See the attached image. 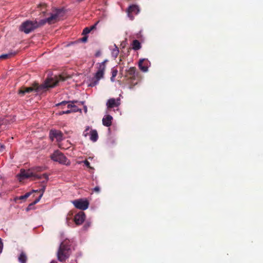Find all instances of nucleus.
<instances>
[{
	"label": "nucleus",
	"mask_w": 263,
	"mask_h": 263,
	"mask_svg": "<svg viewBox=\"0 0 263 263\" xmlns=\"http://www.w3.org/2000/svg\"><path fill=\"white\" fill-rule=\"evenodd\" d=\"M115 48H114L111 52V54L113 57L116 58L119 53V49L116 44L114 45Z\"/></svg>",
	"instance_id": "22"
},
{
	"label": "nucleus",
	"mask_w": 263,
	"mask_h": 263,
	"mask_svg": "<svg viewBox=\"0 0 263 263\" xmlns=\"http://www.w3.org/2000/svg\"><path fill=\"white\" fill-rule=\"evenodd\" d=\"M93 190L95 192L99 193L100 190L99 186H96Z\"/></svg>",
	"instance_id": "35"
},
{
	"label": "nucleus",
	"mask_w": 263,
	"mask_h": 263,
	"mask_svg": "<svg viewBox=\"0 0 263 263\" xmlns=\"http://www.w3.org/2000/svg\"><path fill=\"white\" fill-rule=\"evenodd\" d=\"M20 177L22 179L33 177V180L44 178L45 180L42 182V187L44 185H46V183L49 180V175L45 173L42 175H39L34 173V172H33L32 170H30L26 171L25 170H21L20 174Z\"/></svg>",
	"instance_id": "3"
},
{
	"label": "nucleus",
	"mask_w": 263,
	"mask_h": 263,
	"mask_svg": "<svg viewBox=\"0 0 263 263\" xmlns=\"http://www.w3.org/2000/svg\"><path fill=\"white\" fill-rule=\"evenodd\" d=\"M125 79V83L128 85V88L131 89L138 84L140 80V73L137 71L136 67H130L128 69L126 70Z\"/></svg>",
	"instance_id": "2"
},
{
	"label": "nucleus",
	"mask_w": 263,
	"mask_h": 263,
	"mask_svg": "<svg viewBox=\"0 0 263 263\" xmlns=\"http://www.w3.org/2000/svg\"><path fill=\"white\" fill-rule=\"evenodd\" d=\"M3 249V243L2 242V239L0 238V254L2 252Z\"/></svg>",
	"instance_id": "33"
},
{
	"label": "nucleus",
	"mask_w": 263,
	"mask_h": 263,
	"mask_svg": "<svg viewBox=\"0 0 263 263\" xmlns=\"http://www.w3.org/2000/svg\"><path fill=\"white\" fill-rule=\"evenodd\" d=\"M18 261L20 263H26L27 257L25 252H22L18 257Z\"/></svg>",
	"instance_id": "19"
},
{
	"label": "nucleus",
	"mask_w": 263,
	"mask_h": 263,
	"mask_svg": "<svg viewBox=\"0 0 263 263\" xmlns=\"http://www.w3.org/2000/svg\"><path fill=\"white\" fill-rule=\"evenodd\" d=\"M49 138L52 141L55 139L57 142H61L63 140V134L60 130L51 129L49 132Z\"/></svg>",
	"instance_id": "9"
},
{
	"label": "nucleus",
	"mask_w": 263,
	"mask_h": 263,
	"mask_svg": "<svg viewBox=\"0 0 263 263\" xmlns=\"http://www.w3.org/2000/svg\"><path fill=\"white\" fill-rule=\"evenodd\" d=\"M64 114H65L64 111H60L59 112V115H64Z\"/></svg>",
	"instance_id": "40"
},
{
	"label": "nucleus",
	"mask_w": 263,
	"mask_h": 263,
	"mask_svg": "<svg viewBox=\"0 0 263 263\" xmlns=\"http://www.w3.org/2000/svg\"><path fill=\"white\" fill-rule=\"evenodd\" d=\"M113 118L110 115H106L102 119V123L104 126L109 127L112 124V120Z\"/></svg>",
	"instance_id": "16"
},
{
	"label": "nucleus",
	"mask_w": 263,
	"mask_h": 263,
	"mask_svg": "<svg viewBox=\"0 0 263 263\" xmlns=\"http://www.w3.org/2000/svg\"><path fill=\"white\" fill-rule=\"evenodd\" d=\"M99 21H98L93 25L88 27L90 31L96 29V26H97V24L99 23Z\"/></svg>",
	"instance_id": "31"
},
{
	"label": "nucleus",
	"mask_w": 263,
	"mask_h": 263,
	"mask_svg": "<svg viewBox=\"0 0 263 263\" xmlns=\"http://www.w3.org/2000/svg\"><path fill=\"white\" fill-rule=\"evenodd\" d=\"M89 130L90 127L89 126H87L83 133V135L85 137H87L90 134Z\"/></svg>",
	"instance_id": "28"
},
{
	"label": "nucleus",
	"mask_w": 263,
	"mask_h": 263,
	"mask_svg": "<svg viewBox=\"0 0 263 263\" xmlns=\"http://www.w3.org/2000/svg\"><path fill=\"white\" fill-rule=\"evenodd\" d=\"M43 170V168L42 167H40V166L34 167L32 170L33 172H34V173H35V174H36L37 172H41Z\"/></svg>",
	"instance_id": "29"
},
{
	"label": "nucleus",
	"mask_w": 263,
	"mask_h": 263,
	"mask_svg": "<svg viewBox=\"0 0 263 263\" xmlns=\"http://www.w3.org/2000/svg\"><path fill=\"white\" fill-rule=\"evenodd\" d=\"M50 263H58L57 261H55V260H52L50 262Z\"/></svg>",
	"instance_id": "41"
},
{
	"label": "nucleus",
	"mask_w": 263,
	"mask_h": 263,
	"mask_svg": "<svg viewBox=\"0 0 263 263\" xmlns=\"http://www.w3.org/2000/svg\"><path fill=\"white\" fill-rule=\"evenodd\" d=\"M71 109L72 110V112H77L79 110V109L77 106H76V108H72V109Z\"/></svg>",
	"instance_id": "38"
},
{
	"label": "nucleus",
	"mask_w": 263,
	"mask_h": 263,
	"mask_svg": "<svg viewBox=\"0 0 263 263\" xmlns=\"http://www.w3.org/2000/svg\"><path fill=\"white\" fill-rule=\"evenodd\" d=\"M105 62L106 61H104L99 64L98 70L95 74V77L98 79L99 80L103 78L106 68Z\"/></svg>",
	"instance_id": "11"
},
{
	"label": "nucleus",
	"mask_w": 263,
	"mask_h": 263,
	"mask_svg": "<svg viewBox=\"0 0 263 263\" xmlns=\"http://www.w3.org/2000/svg\"><path fill=\"white\" fill-rule=\"evenodd\" d=\"M98 139V135L97 131L95 129H91L90 131V139L93 142H96Z\"/></svg>",
	"instance_id": "18"
},
{
	"label": "nucleus",
	"mask_w": 263,
	"mask_h": 263,
	"mask_svg": "<svg viewBox=\"0 0 263 263\" xmlns=\"http://www.w3.org/2000/svg\"><path fill=\"white\" fill-rule=\"evenodd\" d=\"M85 218V215L83 212H80L75 215L74 217V221L76 224H81Z\"/></svg>",
	"instance_id": "15"
},
{
	"label": "nucleus",
	"mask_w": 263,
	"mask_h": 263,
	"mask_svg": "<svg viewBox=\"0 0 263 263\" xmlns=\"http://www.w3.org/2000/svg\"><path fill=\"white\" fill-rule=\"evenodd\" d=\"M39 6L41 8V13L45 16V13H46V5L45 4H40Z\"/></svg>",
	"instance_id": "26"
},
{
	"label": "nucleus",
	"mask_w": 263,
	"mask_h": 263,
	"mask_svg": "<svg viewBox=\"0 0 263 263\" xmlns=\"http://www.w3.org/2000/svg\"><path fill=\"white\" fill-rule=\"evenodd\" d=\"M70 254V247L67 241L62 242L57 253L58 259L61 262H64Z\"/></svg>",
	"instance_id": "5"
},
{
	"label": "nucleus",
	"mask_w": 263,
	"mask_h": 263,
	"mask_svg": "<svg viewBox=\"0 0 263 263\" xmlns=\"http://www.w3.org/2000/svg\"><path fill=\"white\" fill-rule=\"evenodd\" d=\"M66 105H61L62 106V108H64V106H65ZM60 105H58V106H59Z\"/></svg>",
	"instance_id": "42"
},
{
	"label": "nucleus",
	"mask_w": 263,
	"mask_h": 263,
	"mask_svg": "<svg viewBox=\"0 0 263 263\" xmlns=\"http://www.w3.org/2000/svg\"><path fill=\"white\" fill-rule=\"evenodd\" d=\"M15 54V52H14V53L9 52V53H7V54H2V55H0V60L6 59L10 58L13 57V55H14Z\"/></svg>",
	"instance_id": "23"
},
{
	"label": "nucleus",
	"mask_w": 263,
	"mask_h": 263,
	"mask_svg": "<svg viewBox=\"0 0 263 263\" xmlns=\"http://www.w3.org/2000/svg\"><path fill=\"white\" fill-rule=\"evenodd\" d=\"M64 112H65V114H68L72 112V110L68 109L67 110L64 111Z\"/></svg>",
	"instance_id": "39"
},
{
	"label": "nucleus",
	"mask_w": 263,
	"mask_h": 263,
	"mask_svg": "<svg viewBox=\"0 0 263 263\" xmlns=\"http://www.w3.org/2000/svg\"><path fill=\"white\" fill-rule=\"evenodd\" d=\"M99 81L98 79L94 77L90 80V83L88 84V86L91 87H94L99 83Z\"/></svg>",
	"instance_id": "21"
},
{
	"label": "nucleus",
	"mask_w": 263,
	"mask_h": 263,
	"mask_svg": "<svg viewBox=\"0 0 263 263\" xmlns=\"http://www.w3.org/2000/svg\"><path fill=\"white\" fill-rule=\"evenodd\" d=\"M90 222H86L84 226V228L86 230L90 226Z\"/></svg>",
	"instance_id": "32"
},
{
	"label": "nucleus",
	"mask_w": 263,
	"mask_h": 263,
	"mask_svg": "<svg viewBox=\"0 0 263 263\" xmlns=\"http://www.w3.org/2000/svg\"><path fill=\"white\" fill-rule=\"evenodd\" d=\"M76 102H77V101H64L59 103L57 104L56 106L67 104V108H69V109H72V108H76V106L73 104L74 103H76Z\"/></svg>",
	"instance_id": "17"
},
{
	"label": "nucleus",
	"mask_w": 263,
	"mask_h": 263,
	"mask_svg": "<svg viewBox=\"0 0 263 263\" xmlns=\"http://www.w3.org/2000/svg\"><path fill=\"white\" fill-rule=\"evenodd\" d=\"M50 158L54 161L58 162L60 164L66 165H69L70 164V160H68L62 153L58 150L55 151L50 156Z\"/></svg>",
	"instance_id": "6"
},
{
	"label": "nucleus",
	"mask_w": 263,
	"mask_h": 263,
	"mask_svg": "<svg viewBox=\"0 0 263 263\" xmlns=\"http://www.w3.org/2000/svg\"><path fill=\"white\" fill-rule=\"evenodd\" d=\"M87 36L86 35H85V36L81 39V41L83 42H85L87 41Z\"/></svg>",
	"instance_id": "36"
},
{
	"label": "nucleus",
	"mask_w": 263,
	"mask_h": 263,
	"mask_svg": "<svg viewBox=\"0 0 263 263\" xmlns=\"http://www.w3.org/2000/svg\"><path fill=\"white\" fill-rule=\"evenodd\" d=\"M133 49L135 50H139L141 48L140 42L137 40H135L132 43Z\"/></svg>",
	"instance_id": "20"
},
{
	"label": "nucleus",
	"mask_w": 263,
	"mask_h": 263,
	"mask_svg": "<svg viewBox=\"0 0 263 263\" xmlns=\"http://www.w3.org/2000/svg\"><path fill=\"white\" fill-rule=\"evenodd\" d=\"M149 62L147 59H141L139 61V67L143 72H146L148 68Z\"/></svg>",
	"instance_id": "14"
},
{
	"label": "nucleus",
	"mask_w": 263,
	"mask_h": 263,
	"mask_svg": "<svg viewBox=\"0 0 263 263\" xmlns=\"http://www.w3.org/2000/svg\"><path fill=\"white\" fill-rule=\"evenodd\" d=\"M84 164L87 167H89V168H91L90 167V163L87 160H85L84 161Z\"/></svg>",
	"instance_id": "34"
},
{
	"label": "nucleus",
	"mask_w": 263,
	"mask_h": 263,
	"mask_svg": "<svg viewBox=\"0 0 263 263\" xmlns=\"http://www.w3.org/2000/svg\"><path fill=\"white\" fill-rule=\"evenodd\" d=\"M35 25H36L35 24L34 21L27 20L22 23L20 26V30L26 34H28L36 29Z\"/></svg>",
	"instance_id": "7"
},
{
	"label": "nucleus",
	"mask_w": 263,
	"mask_h": 263,
	"mask_svg": "<svg viewBox=\"0 0 263 263\" xmlns=\"http://www.w3.org/2000/svg\"><path fill=\"white\" fill-rule=\"evenodd\" d=\"M5 148V146L4 144H0V152H3Z\"/></svg>",
	"instance_id": "37"
},
{
	"label": "nucleus",
	"mask_w": 263,
	"mask_h": 263,
	"mask_svg": "<svg viewBox=\"0 0 263 263\" xmlns=\"http://www.w3.org/2000/svg\"><path fill=\"white\" fill-rule=\"evenodd\" d=\"M120 104V99L119 98L117 99H115V98H110L106 103V106L108 108H112L115 107H118Z\"/></svg>",
	"instance_id": "13"
},
{
	"label": "nucleus",
	"mask_w": 263,
	"mask_h": 263,
	"mask_svg": "<svg viewBox=\"0 0 263 263\" xmlns=\"http://www.w3.org/2000/svg\"><path fill=\"white\" fill-rule=\"evenodd\" d=\"M62 13H63L62 9H56L55 12L51 14L50 16L48 17L41 20L39 22L35 20L34 22L36 25V29L44 26L46 23L52 24L56 23L59 20V17L63 15L61 14Z\"/></svg>",
	"instance_id": "4"
},
{
	"label": "nucleus",
	"mask_w": 263,
	"mask_h": 263,
	"mask_svg": "<svg viewBox=\"0 0 263 263\" xmlns=\"http://www.w3.org/2000/svg\"><path fill=\"white\" fill-rule=\"evenodd\" d=\"M90 30L88 27H86L84 29L82 34L84 35H86L87 34L90 32Z\"/></svg>",
	"instance_id": "30"
},
{
	"label": "nucleus",
	"mask_w": 263,
	"mask_h": 263,
	"mask_svg": "<svg viewBox=\"0 0 263 263\" xmlns=\"http://www.w3.org/2000/svg\"><path fill=\"white\" fill-rule=\"evenodd\" d=\"M65 80V79L61 75L59 77L55 76L53 78H48L42 85H40L37 83L34 82L32 86L29 87H22L18 91V93L23 96L26 93H29L32 91L39 92L46 91L49 88L55 86L60 81H64Z\"/></svg>",
	"instance_id": "1"
},
{
	"label": "nucleus",
	"mask_w": 263,
	"mask_h": 263,
	"mask_svg": "<svg viewBox=\"0 0 263 263\" xmlns=\"http://www.w3.org/2000/svg\"><path fill=\"white\" fill-rule=\"evenodd\" d=\"M72 203L76 208L81 210L87 209L89 206L88 201L83 199L74 200L72 201Z\"/></svg>",
	"instance_id": "8"
},
{
	"label": "nucleus",
	"mask_w": 263,
	"mask_h": 263,
	"mask_svg": "<svg viewBox=\"0 0 263 263\" xmlns=\"http://www.w3.org/2000/svg\"><path fill=\"white\" fill-rule=\"evenodd\" d=\"M118 73V70L116 69H113L111 70V77L110 78V80L112 82L115 81V78L117 76Z\"/></svg>",
	"instance_id": "25"
},
{
	"label": "nucleus",
	"mask_w": 263,
	"mask_h": 263,
	"mask_svg": "<svg viewBox=\"0 0 263 263\" xmlns=\"http://www.w3.org/2000/svg\"><path fill=\"white\" fill-rule=\"evenodd\" d=\"M32 193H33V192H32L26 193L25 195L20 196L18 197V199L20 200H26L27 198H28L30 196V195L32 194Z\"/></svg>",
	"instance_id": "27"
},
{
	"label": "nucleus",
	"mask_w": 263,
	"mask_h": 263,
	"mask_svg": "<svg viewBox=\"0 0 263 263\" xmlns=\"http://www.w3.org/2000/svg\"><path fill=\"white\" fill-rule=\"evenodd\" d=\"M139 7L135 5H133L130 6L127 10L126 11L128 16L130 18V20L134 19V16L133 15V13L135 14H137L139 12Z\"/></svg>",
	"instance_id": "12"
},
{
	"label": "nucleus",
	"mask_w": 263,
	"mask_h": 263,
	"mask_svg": "<svg viewBox=\"0 0 263 263\" xmlns=\"http://www.w3.org/2000/svg\"><path fill=\"white\" fill-rule=\"evenodd\" d=\"M6 120L0 118V132L6 127Z\"/></svg>",
	"instance_id": "24"
},
{
	"label": "nucleus",
	"mask_w": 263,
	"mask_h": 263,
	"mask_svg": "<svg viewBox=\"0 0 263 263\" xmlns=\"http://www.w3.org/2000/svg\"><path fill=\"white\" fill-rule=\"evenodd\" d=\"M45 189H46V185H44L43 186V187L39 190H32V192H39V193H40V195L36 199H35V200L33 202H32V203H31L30 204H29V205L26 208L27 211L32 210L33 208V206L40 200L41 198H42V197L45 191Z\"/></svg>",
	"instance_id": "10"
}]
</instances>
